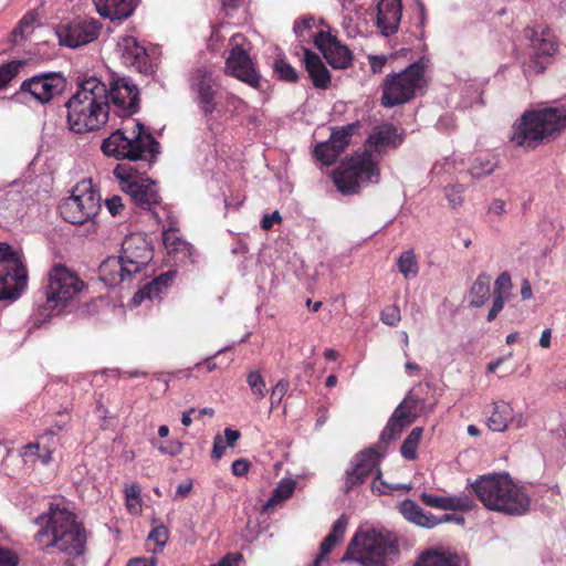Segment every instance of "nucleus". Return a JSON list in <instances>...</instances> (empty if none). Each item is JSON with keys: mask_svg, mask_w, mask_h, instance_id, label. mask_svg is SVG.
Returning <instances> with one entry per match:
<instances>
[{"mask_svg": "<svg viewBox=\"0 0 566 566\" xmlns=\"http://www.w3.org/2000/svg\"><path fill=\"white\" fill-rule=\"evenodd\" d=\"M71 132L85 134L103 127L109 115L107 85L96 76L78 78L75 92L65 103Z\"/></svg>", "mask_w": 566, "mask_h": 566, "instance_id": "nucleus-1", "label": "nucleus"}, {"mask_svg": "<svg viewBox=\"0 0 566 566\" xmlns=\"http://www.w3.org/2000/svg\"><path fill=\"white\" fill-rule=\"evenodd\" d=\"M40 530L35 541L43 551L55 549L70 557L84 553L86 535L83 526L76 522L73 512L59 505H50L46 513L36 517Z\"/></svg>", "mask_w": 566, "mask_h": 566, "instance_id": "nucleus-2", "label": "nucleus"}, {"mask_svg": "<svg viewBox=\"0 0 566 566\" xmlns=\"http://www.w3.org/2000/svg\"><path fill=\"white\" fill-rule=\"evenodd\" d=\"M471 485L476 497L489 511L520 516L530 510L528 493L509 473L485 474Z\"/></svg>", "mask_w": 566, "mask_h": 566, "instance_id": "nucleus-3", "label": "nucleus"}, {"mask_svg": "<svg viewBox=\"0 0 566 566\" xmlns=\"http://www.w3.org/2000/svg\"><path fill=\"white\" fill-rule=\"evenodd\" d=\"M103 153L116 159L150 163L159 154V143L136 122L130 132L117 129L105 138L101 146Z\"/></svg>", "mask_w": 566, "mask_h": 566, "instance_id": "nucleus-4", "label": "nucleus"}, {"mask_svg": "<svg viewBox=\"0 0 566 566\" xmlns=\"http://www.w3.org/2000/svg\"><path fill=\"white\" fill-rule=\"evenodd\" d=\"M566 128V107L544 108L525 113L514 126L512 142L517 146L534 147Z\"/></svg>", "mask_w": 566, "mask_h": 566, "instance_id": "nucleus-5", "label": "nucleus"}, {"mask_svg": "<svg viewBox=\"0 0 566 566\" xmlns=\"http://www.w3.org/2000/svg\"><path fill=\"white\" fill-rule=\"evenodd\" d=\"M397 551L396 537L390 532L370 524L360 525L356 532V562L363 566H382Z\"/></svg>", "mask_w": 566, "mask_h": 566, "instance_id": "nucleus-6", "label": "nucleus"}, {"mask_svg": "<svg viewBox=\"0 0 566 566\" xmlns=\"http://www.w3.org/2000/svg\"><path fill=\"white\" fill-rule=\"evenodd\" d=\"M426 69L427 61L422 59L400 73L387 75L382 86L381 104L392 107L415 97L427 85Z\"/></svg>", "mask_w": 566, "mask_h": 566, "instance_id": "nucleus-7", "label": "nucleus"}, {"mask_svg": "<svg viewBox=\"0 0 566 566\" xmlns=\"http://www.w3.org/2000/svg\"><path fill=\"white\" fill-rule=\"evenodd\" d=\"M114 176L119 181L120 189L129 196L133 203L142 210H151L161 202L156 182L143 175L129 164H118Z\"/></svg>", "mask_w": 566, "mask_h": 566, "instance_id": "nucleus-8", "label": "nucleus"}, {"mask_svg": "<svg viewBox=\"0 0 566 566\" xmlns=\"http://www.w3.org/2000/svg\"><path fill=\"white\" fill-rule=\"evenodd\" d=\"M28 284L22 255L10 244L0 242V301H15Z\"/></svg>", "mask_w": 566, "mask_h": 566, "instance_id": "nucleus-9", "label": "nucleus"}, {"mask_svg": "<svg viewBox=\"0 0 566 566\" xmlns=\"http://www.w3.org/2000/svg\"><path fill=\"white\" fill-rule=\"evenodd\" d=\"M84 287V282L69 268L55 264L48 273L45 304L48 308H62Z\"/></svg>", "mask_w": 566, "mask_h": 566, "instance_id": "nucleus-10", "label": "nucleus"}, {"mask_svg": "<svg viewBox=\"0 0 566 566\" xmlns=\"http://www.w3.org/2000/svg\"><path fill=\"white\" fill-rule=\"evenodd\" d=\"M101 210V197L92 190L91 184L77 186L73 195L66 198L60 207L61 216L65 221L74 224L91 223L95 230L93 219Z\"/></svg>", "mask_w": 566, "mask_h": 566, "instance_id": "nucleus-11", "label": "nucleus"}, {"mask_svg": "<svg viewBox=\"0 0 566 566\" xmlns=\"http://www.w3.org/2000/svg\"><path fill=\"white\" fill-rule=\"evenodd\" d=\"M245 42L244 35L240 33L231 36L229 42L230 54L226 61V73L252 87H256L260 82V75L249 55V50L245 49Z\"/></svg>", "mask_w": 566, "mask_h": 566, "instance_id": "nucleus-12", "label": "nucleus"}, {"mask_svg": "<svg viewBox=\"0 0 566 566\" xmlns=\"http://www.w3.org/2000/svg\"><path fill=\"white\" fill-rule=\"evenodd\" d=\"M382 453L376 448L363 451L356 458V483L371 479V491L376 494H388L402 485H390L381 479L379 462Z\"/></svg>", "mask_w": 566, "mask_h": 566, "instance_id": "nucleus-13", "label": "nucleus"}, {"mask_svg": "<svg viewBox=\"0 0 566 566\" xmlns=\"http://www.w3.org/2000/svg\"><path fill=\"white\" fill-rule=\"evenodd\" d=\"M66 86V78L60 72L41 73L22 82L21 92L29 93L36 102L46 104L61 95Z\"/></svg>", "mask_w": 566, "mask_h": 566, "instance_id": "nucleus-14", "label": "nucleus"}, {"mask_svg": "<svg viewBox=\"0 0 566 566\" xmlns=\"http://www.w3.org/2000/svg\"><path fill=\"white\" fill-rule=\"evenodd\" d=\"M108 90L109 111L114 109L119 117L132 116L139 107V91L127 77L114 81Z\"/></svg>", "mask_w": 566, "mask_h": 566, "instance_id": "nucleus-15", "label": "nucleus"}, {"mask_svg": "<svg viewBox=\"0 0 566 566\" xmlns=\"http://www.w3.org/2000/svg\"><path fill=\"white\" fill-rule=\"evenodd\" d=\"M99 28L98 21L94 19H75L61 23L55 33L61 45L75 49L97 39Z\"/></svg>", "mask_w": 566, "mask_h": 566, "instance_id": "nucleus-16", "label": "nucleus"}, {"mask_svg": "<svg viewBox=\"0 0 566 566\" xmlns=\"http://www.w3.org/2000/svg\"><path fill=\"white\" fill-rule=\"evenodd\" d=\"M354 134V124L333 128L328 140L318 143L314 148L315 158L325 166L335 163L349 146Z\"/></svg>", "mask_w": 566, "mask_h": 566, "instance_id": "nucleus-17", "label": "nucleus"}, {"mask_svg": "<svg viewBox=\"0 0 566 566\" xmlns=\"http://www.w3.org/2000/svg\"><path fill=\"white\" fill-rule=\"evenodd\" d=\"M119 256L133 274H137L151 261L153 251L142 234H130L123 241Z\"/></svg>", "mask_w": 566, "mask_h": 566, "instance_id": "nucleus-18", "label": "nucleus"}, {"mask_svg": "<svg viewBox=\"0 0 566 566\" xmlns=\"http://www.w3.org/2000/svg\"><path fill=\"white\" fill-rule=\"evenodd\" d=\"M116 54L125 66L138 73L148 74L153 71L146 49L132 35L118 39Z\"/></svg>", "mask_w": 566, "mask_h": 566, "instance_id": "nucleus-19", "label": "nucleus"}, {"mask_svg": "<svg viewBox=\"0 0 566 566\" xmlns=\"http://www.w3.org/2000/svg\"><path fill=\"white\" fill-rule=\"evenodd\" d=\"M486 424L493 432H504L510 427L524 428L527 424V418L522 412H515L510 402L497 400L492 405Z\"/></svg>", "mask_w": 566, "mask_h": 566, "instance_id": "nucleus-20", "label": "nucleus"}, {"mask_svg": "<svg viewBox=\"0 0 566 566\" xmlns=\"http://www.w3.org/2000/svg\"><path fill=\"white\" fill-rule=\"evenodd\" d=\"M415 408L416 400L410 396L402 400V402L395 409L380 434V440L384 443H388L397 439L402 430L416 420Z\"/></svg>", "mask_w": 566, "mask_h": 566, "instance_id": "nucleus-21", "label": "nucleus"}, {"mask_svg": "<svg viewBox=\"0 0 566 566\" xmlns=\"http://www.w3.org/2000/svg\"><path fill=\"white\" fill-rule=\"evenodd\" d=\"M217 83L210 70L206 67L197 69L191 75V87L197 94V101L205 114H211L216 111Z\"/></svg>", "mask_w": 566, "mask_h": 566, "instance_id": "nucleus-22", "label": "nucleus"}, {"mask_svg": "<svg viewBox=\"0 0 566 566\" xmlns=\"http://www.w3.org/2000/svg\"><path fill=\"white\" fill-rule=\"evenodd\" d=\"M524 35L530 39L536 56L533 69L536 72H542L545 67V62L539 61V59H548L556 52V36L548 28H542L541 30L527 28L524 31Z\"/></svg>", "mask_w": 566, "mask_h": 566, "instance_id": "nucleus-23", "label": "nucleus"}, {"mask_svg": "<svg viewBox=\"0 0 566 566\" xmlns=\"http://www.w3.org/2000/svg\"><path fill=\"white\" fill-rule=\"evenodd\" d=\"M381 158L371 149L363 148L356 151V190L378 184L380 179L379 163Z\"/></svg>", "mask_w": 566, "mask_h": 566, "instance_id": "nucleus-24", "label": "nucleus"}, {"mask_svg": "<svg viewBox=\"0 0 566 566\" xmlns=\"http://www.w3.org/2000/svg\"><path fill=\"white\" fill-rule=\"evenodd\" d=\"M402 143V135L391 124H380L375 126L368 135L365 148L377 153L378 157L382 156L392 148L398 147Z\"/></svg>", "mask_w": 566, "mask_h": 566, "instance_id": "nucleus-25", "label": "nucleus"}, {"mask_svg": "<svg viewBox=\"0 0 566 566\" xmlns=\"http://www.w3.org/2000/svg\"><path fill=\"white\" fill-rule=\"evenodd\" d=\"M314 43L333 67L342 69L349 63L350 52L329 33L317 32L314 36Z\"/></svg>", "mask_w": 566, "mask_h": 566, "instance_id": "nucleus-26", "label": "nucleus"}, {"mask_svg": "<svg viewBox=\"0 0 566 566\" xmlns=\"http://www.w3.org/2000/svg\"><path fill=\"white\" fill-rule=\"evenodd\" d=\"M402 17L400 0H380L377 4L376 25L384 36L395 34Z\"/></svg>", "mask_w": 566, "mask_h": 566, "instance_id": "nucleus-27", "label": "nucleus"}, {"mask_svg": "<svg viewBox=\"0 0 566 566\" xmlns=\"http://www.w3.org/2000/svg\"><path fill=\"white\" fill-rule=\"evenodd\" d=\"M420 500L427 506L444 511L468 512L474 507V501L467 494L440 496L432 493L422 492L420 494Z\"/></svg>", "mask_w": 566, "mask_h": 566, "instance_id": "nucleus-28", "label": "nucleus"}, {"mask_svg": "<svg viewBox=\"0 0 566 566\" xmlns=\"http://www.w3.org/2000/svg\"><path fill=\"white\" fill-rule=\"evenodd\" d=\"M98 272L101 280L111 286L118 285L134 275L120 256H112L105 260L99 265Z\"/></svg>", "mask_w": 566, "mask_h": 566, "instance_id": "nucleus-29", "label": "nucleus"}, {"mask_svg": "<svg viewBox=\"0 0 566 566\" xmlns=\"http://www.w3.org/2000/svg\"><path fill=\"white\" fill-rule=\"evenodd\" d=\"M98 13L111 20L128 18L137 6V0H96Z\"/></svg>", "mask_w": 566, "mask_h": 566, "instance_id": "nucleus-30", "label": "nucleus"}, {"mask_svg": "<svg viewBox=\"0 0 566 566\" xmlns=\"http://www.w3.org/2000/svg\"><path fill=\"white\" fill-rule=\"evenodd\" d=\"M399 513L410 523L424 527V528H433L437 526L436 516L429 512L422 510L416 502L412 500H403L399 503L398 506Z\"/></svg>", "mask_w": 566, "mask_h": 566, "instance_id": "nucleus-31", "label": "nucleus"}, {"mask_svg": "<svg viewBox=\"0 0 566 566\" xmlns=\"http://www.w3.org/2000/svg\"><path fill=\"white\" fill-rule=\"evenodd\" d=\"M304 63L313 84L317 88H327L331 83V75L318 55L304 49Z\"/></svg>", "mask_w": 566, "mask_h": 566, "instance_id": "nucleus-32", "label": "nucleus"}, {"mask_svg": "<svg viewBox=\"0 0 566 566\" xmlns=\"http://www.w3.org/2000/svg\"><path fill=\"white\" fill-rule=\"evenodd\" d=\"M163 242L169 254L176 255L179 261H191L193 248L185 241L174 228L164 231Z\"/></svg>", "mask_w": 566, "mask_h": 566, "instance_id": "nucleus-33", "label": "nucleus"}, {"mask_svg": "<svg viewBox=\"0 0 566 566\" xmlns=\"http://www.w3.org/2000/svg\"><path fill=\"white\" fill-rule=\"evenodd\" d=\"M349 518L340 516L333 525L332 532L321 543L319 554L314 559L312 566H321L327 554L343 541Z\"/></svg>", "mask_w": 566, "mask_h": 566, "instance_id": "nucleus-34", "label": "nucleus"}, {"mask_svg": "<svg viewBox=\"0 0 566 566\" xmlns=\"http://www.w3.org/2000/svg\"><path fill=\"white\" fill-rule=\"evenodd\" d=\"M333 181L344 195L354 193V157H347L334 171Z\"/></svg>", "mask_w": 566, "mask_h": 566, "instance_id": "nucleus-35", "label": "nucleus"}, {"mask_svg": "<svg viewBox=\"0 0 566 566\" xmlns=\"http://www.w3.org/2000/svg\"><path fill=\"white\" fill-rule=\"evenodd\" d=\"M175 274L172 272H167L147 284L144 289L139 290L135 295L133 301L135 304H139L144 298H157L160 293L171 283Z\"/></svg>", "mask_w": 566, "mask_h": 566, "instance_id": "nucleus-36", "label": "nucleus"}, {"mask_svg": "<svg viewBox=\"0 0 566 566\" xmlns=\"http://www.w3.org/2000/svg\"><path fill=\"white\" fill-rule=\"evenodd\" d=\"M490 296V276L480 274L471 286L469 293V304L472 307H481Z\"/></svg>", "mask_w": 566, "mask_h": 566, "instance_id": "nucleus-37", "label": "nucleus"}, {"mask_svg": "<svg viewBox=\"0 0 566 566\" xmlns=\"http://www.w3.org/2000/svg\"><path fill=\"white\" fill-rule=\"evenodd\" d=\"M416 566H460V559L454 554L431 551L424 553Z\"/></svg>", "mask_w": 566, "mask_h": 566, "instance_id": "nucleus-38", "label": "nucleus"}, {"mask_svg": "<svg viewBox=\"0 0 566 566\" xmlns=\"http://www.w3.org/2000/svg\"><path fill=\"white\" fill-rule=\"evenodd\" d=\"M399 273L406 279H415L419 273V262L413 250L403 251L397 259Z\"/></svg>", "mask_w": 566, "mask_h": 566, "instance_id": "nucleus-39", "label": "nucleus"}, {"mask_svg": "<svg viewBox=\"0 0 566 566\" xmlns=\"http://www.w3.org/2000/svg\"><path fill=\"white\" fill-rule=\"evenodd\" d=\"M38 23V15L34 11H29L19 21L18 25L12 30V42L14 44L20 43L29 34H31Z\"/></svg>", "mask_w": 566, "mask_h": 566, "instance_id": "nucleus-40", "label": "nucleus"}, {"mask_svg": "<svg viewBox=\"0 0 566 566\" xmlns=\"http://www.w3.org/2000/svg\"><path fill=\"white\" fill-rule=\"evenodd\" d=\"M296 482L292 479L282 480L274 489L272 496L268 500L264 505V511H269L279 503L287 500L294 492Z\"/></svg>", "mask_w": 566, "mask_h": 566, "instance_id": "nucleus-41", "label": "nucleus"}, {"mask_svg": "<svg viewBox=\"0 0 566 566\" xmlns=\"http://www.w3.org/2000/svg\"><path fill=\"white\" fill-rule=\"evenodd\" d=\"M22 457L25 462L40 461L42 464H48L52 460V452L48 448H41L39 442L30 443L22 449Z\"/></svg>", "mask_w": 566, "mask_h": 566, "instance_id": "nucleus-42", "label": "nucleus"}, {"mask_svg": "<svg viewBox=\"0 0 566 566\" xmlns=\"http://www.w3.org/2000/svg\"><path fill=\"white\" fill-rule=\"evenodd\" d=\"M423 429L421 427L413 428L405 439L400 452L407 460H415L417 457V449L422 437Z\"/></svg>", "mask_w": 566, "mask_h": 566, "instance_id": "nucleus-43", "label": "nucleus"}, {"mask_svg": "<svg viewBox=\"0 0 566 566\" xmlns=\"http://www.w3.org/2000/svg\"><path fill=\"white\" fill-rule=\"evenodd\" d=\"M124 493L128 512L135 515L140 514L143 507L140 486L137 483H132L125 486Z\"/></svg>", "mask_w": 566, "mask_h": 566, "instance_id": "nucleus-44", "label": "nucleus"}, {"mask_svg": "<svg viewBox=\"0 0 566 566\" xmlns=\"http://www.w3.org/2000/svg\"><path fill=\"white\" fill-rule=\"evenodd\" d=\"M495 169V163L489 157H478L470 168V174L473 178L480 179L490 174Z\"/></svg>", "mask_w": 566, "mask_h": 566, "instance_id": "nucleus-45", "label": "nucleus"}, {"mask_svg": "<svg viewBox=\"0 0 566 566\" xmlns=\"http://www.w3.org/2000/svg\"><path fill=\"white\" fill-rule=\"evenodd\" d=\"M22 62L12 61L0 65V90L4 88L19 73Z\"/></svg>", "mask_w": 566, "mask_h": 566, "instance_id": "nucleus-46", "label": "nucleus"}, {"mask_svg": "<svg viewBox=\"0 0 566 566\" xmlns=\"http://www.w3.org/2000/svg\"><path fill=\"white\" fill-rule=\"evenodd\" d=\"M247 382L252 391V394L258 399H263L265 397V381L261 374L256 370L250 371L247 376Z\"/></svg>", "mask_w": 566, "mask_h": 566, "instance_id": "nucleus-47", "label": "nucleus"}, {"mask_svg": "<svg viewBox=\"0 0 566 566\" xmlns=\"http://www.w3.org/2000/svg\"><path fill=\"white\" fill-rule=\"evenodd\" d=\"M274 70L284 81L295 82L297 80V73L294 67L283 60L275 61Z\"/></svg>", "mask_w": 566, "mask_h": 566, "instance_id": "nucleus-48", "label": "nucleus"}, {"mask_svg": "<svg viewBox=\"0 0 566 566\" xmlns=\"http://www.w3.org/2000/svg\"><path fill=\"white\" fill-rule=\"evenodd\" d=\"M401 319L400 308L397 305H388L381 312V321L388 326H396Z\"/></svg>", "mask_w": 566, "mask_h": 566, "instance_id": "nucleus-49", "label": "nucleus"}, {"mask_svg": "<svg viewBox=\"0 0 566 566\" xmlns=\"http://www.w3.org/2000/svg\"><path fill=\"white\" fill-rule=\"evenodd\" d=\"M512 281L511 275L507 272L501 273L495 280L494 294H501L504 296L511 295Z\"/></svg>", "mask_w": 566, "mask_h": 566, "instance_id": "nucleus-50", "label": "nucleus"}, {"mask_svg": "<svg viewBox=\"0 0 566 566\" xmlns=\"http://www.w3.org/2000/svg\"><path fill=\"white\" fill-rule=\"evenodd\" d=\"M463 187L461 185L450 186L446 189V197L451 207L455 208L463 202Z\"/></svg>", "mask_w": 566, "mask_h": 566, "instance_id": "nucleus-51", "label": "nucleus"}, {"mask_svg": "<svg viewBox=\"0 0 566 566\" xmlns=\"http://www.w3.org/2000/svg\"><path fill=\"white\" fill-rule=\"evenodd\" d=\"M169 532L164 525L155 527L148 535V539L155 542L161 548L167 544Z\"/></svg>", "mask_w": 566, "mask_h": 566, "instance_id": "nucleus-52", "label": "nucleus"}, {"mask_svg": "<svg viewBox=\"0 0 566 566\" xmlns=\"http://www.w3.org/2000/svg\"><path fill=\"white\" fill-rule=\"evenodd\" d=\"M289 384L287 381L281 379L276 382V385L272 388L271 391V406H277L287 391Z\"/></svg>", "mask_w": 566, "mask_h": 566, "instance_id": "nucleus-53", "label": "nucleus"}, {"mask_svg": "<svg viewBox=\"0 0 566 566\" xmlns=\"http://www.w3.org/2000/svg\"><path fill=\"white\" fill-rule=\"evenodd\" d=\"M507 298L509 296L494 294L492 306L486 317L489 322H493L497 317L499 313L503 310Z\"/></svg>", "mask_w": 566, "mask_h": 566, "instance_id": "nucleus-54", "label": "nucleus"}, {"mask_svg": "<svg viewBox=\"0 0 566 566\" xmlns=\"http://www.w3.org/2000/svg\"><path fill=\"white\" fill-rule=\"evenodd\" d=\"M370 71L373 74H378L382 72V69L385 67L388 57L384 54L380 55H374V54H367L366 55Z\"/></svg>", "mask_w": 566, "mask_h": 566, "instance_id": "nucleus-55", "label": "nucleus"}, {"mask_svg": "<svg viewBox=\"0 0 566 566\" xmlns=\"http://www.w3.org/2000/svg\"><path fill=\"white\" fill-rule=\"evenodd\" d=\"M458 158L455 156L446 158L442 163H436L432 172L437 176L443 172H451V170L457 168Z\"/></svg>", "mask_w": 566, "mask_h": 566, "instance_id": "nucleus-56", "label": "nucleus"}, {"mask_svg": "<svg viewBox=\"0 0 566 566\" xmlns=\"http://www.w3.org/2000/svg\"><path fill=\"white\" fill-rule=\"evenodd\" d=\"M488 213L494 217H502L506 213V202L500 198H494L488 208Z\"/></svg>", "mask_w": 566, "mask_h": 566, "instance_id": "nucleus-57", "label": "nucleus"}, {"mask_svg": "<svg viewBox=\"0 0 566 566\" xmlns=\"http://www.w3.org/2000/svg\"><path fill=\"white\" fill-rule=\"evenodd\" d=\"M184 446L179 441H169L167 444L158 446V451L164 454H169L171 457L178 455L182 452Z\"/></svg>", "mask_w": 566, "mask_h": 566, "instance_id": "nucleus-58", "label": "nucleus"}, {"mask_svg": "<svg viewBox=\"0 0 566 566\" xmlns=\"http://www.w3.org/2000/svg\"><path fill=\"white\" fill-rule=\"evenodd\" d=\"M19 558L10 549L0 548V566H18Z\"/></svg>", "mask_w": 566, "mask_h": 566, "instance_id": "nucleus-59", "label": "nucleus"}, {"mask_svg": "<svg viewBox=\"0 0 566 566\" xmlns=\"http://www.w3.org/2000/svg\"><path fill=\"white\" fill-rule=\"evenodd\" d=\"M105 206L112 216H117L124 209L123 200L119 196H113L105 201Z\"/></svg>", "mask_w": 566, "mask_h": 566, "instance_id": "nucleus-60", "label": "nucleus"}, {"mask_svg": "<svg viewBox=\"0 0 566 566\" xmlns=\"http://www.w3.org/2000/svg\"><path fill=\"white\" fill-rule=\"evenodd\" d=\"M314 22H315L314 19L311 17L303 18L301 21H298L294 24V32L298 36H304V31L312 29L314 25Z\"/></svg>", "mask_w": 566, "mask_h": 566, "instance_id": "nucleus-61", "label": "nucleus"}, {"mask_svg": "<svg viewBox=\"0 0 566 566\" xmlns=\"http://www.w3.org/2000/svg\"><path fill=\"white\" fill-rule=\"evenodd\" d=\"M249 462L244 459H238L232 463L231 470L232 473L237 476H242L249 471Z\"/></svg>", "mask_w": 566, "mask_h": 566, "instance_id": "nucleus-62", "label": "nucleus"}, {"mask_svg": "<svg viewBox=\"0 0 566 566\" xmlns=\"http://www.w3.org/2000/svg\"><path fill=\"white\" fill-rule=\"evenodd\" d=\"M226 448H227V446L223 443V439L221 438V436H219V434L216 436L214 440H213L212 457L216 460L221 459Z\"/></svg>", "mask_w": 566, "mask_h": 566, "instance_id": "nucleus-63", "label": "nucleus"}, {"mask_svg": "<svg viewBox=\"0 0 566 566\" xmlns=\"http://www.w3.org/2000/svg\"><path fill=\"white\" fill-rule=\"evenodd\" d=\"M282 220L279 211H274L271 214H265L261 221L263 230H270L273 227V222H280Z\"/></svg>", "mask_w": 566, "mask_h": 566, "instance_id": "nucleus-64", "label": "nucleus"}]
</instances>
